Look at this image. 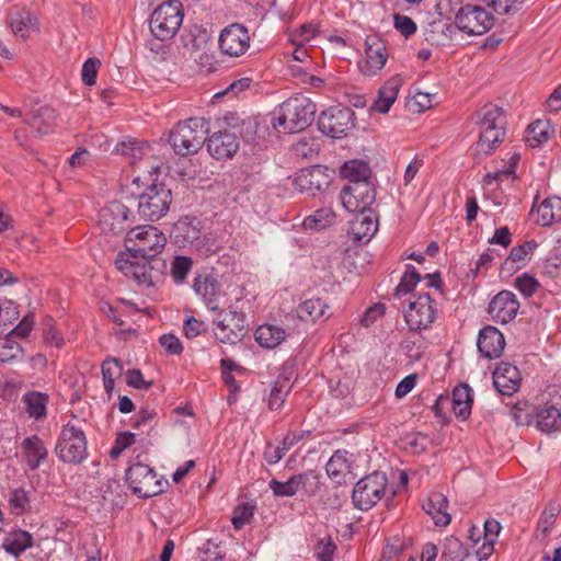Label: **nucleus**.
Instances as JSON below:
<instances>
[{
	"mask_svg": "<svg viewBox=\"0 0 561 561\" xmlns=\"http://www.w3.org/2000/svg\"><path fill=\"white\" fill-rule=\"evenodd\" d=\"M474 122L479 126L480 137L476 145L478 154H490L505 136V116L502 107L488 103L474 114Z\"/></svg>",
	"mask_w": 561,
	"mask_h": 561,
	"instance_id": "1",
	"label": "nucleus"
},
{
	"mask_svg": "<svg viewBox=\"0 0 561 561\" xmlns=\"http://www.w3.org/2000/svg\"><path fill=\"white\" fill-rule=\"evenodd\" d=\"M115 265L124 276L141 287H151L158 283L167 267L165 261L162 259L150 260L128 251L117 255Z\"/></svg>",
	"mask_w": 561,
	"mask_h": 561,
	"instance_id": "2",
	"label": "nucleus"
},
{
	"mask_svg": "<svg viewBox=\"0 0 561 561\" xmlns=\"http://www.w3.org/2000/svg\"><path fill=\"white\" fill-rule=\"evenodd\" d=\"M316 114V105L302 94L287 99L273 119V127L279 133L294 134L306 129Z\"/></svg>",
	"mask_w": 561,
	"mask_h": 561,
	"instance_id": "3",
	"label": "nucleus"
},
{
	"mask_svg": "<svg viewBox=\"0 0 561 561\" xmlns=\"http://www.w3.org/2000/svg\"><path fill=\"white\" fill-rule=\"evenodd\" d=\"M208 131V122L205 118H188L171 130L169 142L176 154L183 157L194 154L206 142Z\"/></svg>",
	"mask_w": 561,
	"mask_h": 561,
	"instance_id": "4",
	"label": "nucleus"
},
{
	"mask_svg": "<svg viewBox=\"0 0 561 561\" xmlns=\"http://www.w3.org/2000/svg\"><path fill=\"white\" fill-rule=\"evenodd\" d=\"M167 238L163 232L153 226H139L129 229L125 236L126 251L146 259H160L158 254L163 250Z\"/></svg>",
	"mask_w": 561,
	"mask_h": 561,
	"instance_id": "5",
	"label": "nucleus"
},
{
	"mask_svg": "<svg viewBox=\"0 0 561 561\" xmlns=\"http://www.w3.org/2000/svg\"><path fill=\"white\" fill-rule=\"evenodd\" d=\"M182 3L178 0L162 2L150 15L152 35L160 41L171 39L183 22Z\"/></svg>",
	"mask_w": 561,
	"mask_h": 561,
	"instance_id": "6",
	"label": "nucleus"
},
{
	"mask_svg": "<svg viewBox=\"0 0 561 561\" xmlns=\"http://www.w3.org/2000/svg\"><path fill=\"white\" fill-rule=\"evenodd\" d=\"M199 225L196 218L182 217L174 224L171 234L179 245H190L202 256H209L216 252L217 247L214 240L202 236Z\"/></svg>",
	"mask_w": 561,
	"mask_h": 561,
	"instance_id": "7",
	"label": "nucleus"
},
{
	"mask_svg": "<svg viewBox=\"0 0 561 561\" xmlns=\"http://www.w3.org/2000/svg\"><path fill=\"white\" fill-rule=\"evenodd\" d=\"M387 477L383 472L375 471L362 478L354 486L352 501L356 508L368 511L385 495Z\"/></svg>",
	"mask_w": 561,
	"mask_h": 561,
	"instance_id": "8",
	"label": "nucleus"
},
{
	"mask_svg": "<svg viewBox=\"0 0 561 561\" xmlns=\"http://www.w3.org/2000/svg\"><path fill=\"white\" fill-rule=\"evenodd\" d=\"M172 193L164 184L150 185L138 201V214L145 220H159L169 210Z\"/></svg>",
	"mask_w": 561,
	"mask_h": 561,
	"instance_id": "9",
	"label": "nucleus"
},
{
	"mask_svg": "<svg viewBox=\"0 0 561 561\" xmlns=\"http://www.w3.org/2000/svg\"><path fill=\"white\" fill-rule=\"evenodd\" d=\"M455 23L468 35H482L494 25V16L480 4H466L456 13Z\"/></svg>",
	"mask_w": 561,
	"mask_h": 561,
	"instance_id": "10",
	"label": "nucleus"
},
{
	"mask_svg": "<svg viewBox=\"0 0 561 561\" xmlns=\"http://www.w3.org/2000/svg\"><path fill=\"white\" fill-rule=\"evenodd\" d=\"M268 486L276 497H291L300 490L306 495L313 496L319 492L321 482L319 476L314 471L309 470L304 473L294 474L284 482L272 479L268 482Z\"/></svg>",
	"mask_w": 561,
	"mask_h": 561,
	"instance_id": "11",
	"label": "nucleus"
},
{
	"mask_svg": "<svg viewBox=\"0 0 561 561\" xmlns=\"http://www.w3.org/2000/svg\"><path fill=\"white\" fill-rule=\"evenodd\" d=\"M56 454L64 462H81L87 456V439L83 431L71 424L65 425L56 446Z\"/></svg>",
	"mask_w": 561,
	"mask_h": 561,
	"instance_id": "12",
	"label": "nucleus"
},
{
	"mask_svg": "<svg viewBox=\"0 0 561 561\" xmlns=\"http://www.w3.org/2000/svg\"><path fill=\"white\" fill-rule=\"evenodd\" d=\"M126 480L133 493L139 497H151L163 491V482L158 479L157 473L141 462L128 468Z\"/></svg>",
	"mask_w": 561,
	"mask_h": 561,
	"instance_id": "13",
	"label": "nucleus"
},
{
	"mask_svg": "<svg viewBox=\"0 0 561 561\" xmlns=\"http://www.w3.org/2000/svg\"><path fill=\"white\" fill-rule=\"evenodd\" d=\"M318 126L324 135L341 138L355 126V114L350 107L331 106L321 113Z\"/></svg>",
	"mask_w": 561,
	"mask_h": 561,
	"instance_id": "14",
	"label": "nucleus"
},
{
	"mask_svg": "<svg viewBox=\"0 0 561 561\" xmlns=\"http://www.w3.org/2000/svg\"><path fill=\"white\" fill-rule=\"evenodd\" d=\"M131 211L121 202H111L99 213V227L106 236H122L131 229Z\"/></svg>",
	"mask_w": 561,
	"mask_h": 561,
	"instance_id": "15",
	"label": "nucleus"
},
{
	"mask_svg": "<svg viewBox=\"0 0 561 561\" xmlns=\"http://www.w3.org/2000/svg\"><path fill=\"white\" fill-rule=\"evenodd\" d=\"M435 317L436 304L427 293L414 297L404 313L407 324L414 331L428 328L434 322Z\"/></svg>",
	"mask_w": 561,
	"mask_h": 561,
	"instance_id": "16",
	"label": "nucleus"
},
{
	"mask_svg": "<svg viewBox=\"0 0 561 561\" xmlns=\"http://www.w3.org/2000/svg\"><path fill=\"white\" fill-rule=\"evenodd\" d=\"M376 199V190L370 182L347 184L341 191V201L351 213L373 210L370 206Z\"/></svg>",
	"mask_w": 561,
	"mask_h": 561,
	"instance_id": "17",
	"label": "nucleus"
},
{
	"mask_svg": "<svg viewBox=\"0 0 561 561\" xmlns=\"http://www.w3.org/2000/svg\"><path fill=\"white\" fill-rule=\"evenodd\" d=\"M219 47L222 54L230 57L243 55L250 47L248 30L239 23L225 27L219 36Z\"/></svg>",
	"mask_w": 561,
	"mask_h": 561,
	"instance_id": "18",
	"label": "nucleus"
},
{
	"mask_svg": "<svg viewBox=\"0 0 561 561\" xmlns=\"http://www.w3.org/2000/svg\"><path fill=\"white\" fill-rule=\"evenodd\" d=\"M518 309L516 296L512 291L502 290L489 304L488 312L495 322L506 324L516 317Z\"/></svg>",
	"mask_w": 561,
	"mask_h": 561,
	"instance_id": "19",
	"label": "nucleus"
},
{
	"mask_svg": "<svg viewBox=\"0 0 561 561\" xmlns=\"http://www.w3.org/2000/svg\"><path fill=\"white\" fill-rule=\"evenodd\" d=\"M356 213L350 221L347 236L354 242H368L378 230V216L374 210Z\"/></svg>",
	"mask_w": 561,
	"mask_h": 561,
	"instance_id": "20",
	"label": "nucleus"
},
{
	"mask_svg": "<svg viewBox=\"0 0 561 561\" xmlns=\"http://www.w3.org/2000/svg\"><path fill=\"white\" fill-rule=\"evenodd\" d=\"M366 60L359 65L365 76H375L380 71L388 59L385 43L377 36H368L365 41Z\"/></svg>",
	"mask_w": 561,
	"mask_h": 561,
	"instance_id": "21",
	"label": "nucleus"
},
{
	"mask_svg": "<svg viewBox=\"0 0 561 561\" xmlns=\"http://www.w3.org/2000/svg\"><path fill=\"white\" fill-rule=\"evenodd\" d=\"M293 185L301 193L314 195L329 185V178L320 167H312L298 171Z\"/></svg>",
	"mask_w": 561,
	"mask_h": 561,
	"instance_id": "22",
	"label": "nucleus"
},
{
	"mask_svg": "<svg viewBox=\"0 0 561 561\" xmlns=\"http://www.w3.org/2000/svg\"><path fill=\"white\" fill-rule=\"evenodd\" d=\"M208 152L216 159H228L239 149V140L234 133L229 130L214 133L206 138Z\"/></svg>",
	"mask_w": 561,
	"mask_h": 561,
	"instance_id": "23",
	"label": "nucleus"
},
{
	"mask_svg": "<svg viewBox=\"0 0 561 561\" xmlns=\"http://www.w3.org/2000/svg\"><path fill=\"white\" fill-rule=\"evenodd\" d=\"M522 377L518 368L510 363H500L493 373V383L504 396L514 394L520 386Z\"/></svg>",
	"mask_w": 561,
	"mask_h": 561,
	"instance_id": "24",
	"label": "nucleus"
},
{
	"mask_svg": "<svg viewBox=\"0 0 561 561\" xmlns=\"http://www.w3.org/2000/svg\"><path fill=\"white\" fill-rule=\"evenodd\" d=\"M477 345L482 356L496 358L505 347V339L496 328L488 325L480 331Z\"/></svg>",
	"mask_w": 561,
	"mask_h": 561,
	"instance_id": "25",
	"label": "nucleus"
},
{
	"mask_svg": "<svg viewBox=\"0 0 561 561\" xmlns=\"http://www.w3.org/2000/svg\"><path fill=\"white\" fill-rule=\"evenodd\" d=\"M423 511L430 515L436 526L445 527L449 525L451 517L448 513V500L442 493H432L422 503Z\"/></svg>",
	"mask_w": 561,
	"mask_h": 561,
	"instance_id": "26",
	"label": "nucleus"
},
{
	"mask_svg": "<svg viewBox=\"0 0 561 561\" xmlns=\"http://www.w3.org/2000/svg\"><path fill=\"white\" fill-rule=\"evenodd\" d=\"M193 288L195 293L209 306L210 310L216 311L219 309L217 300L220 296V284L213 275L202 274L196 276Z\"/></svg>",
	"mask_w": 561,
	"mask_h": 561,
	"instance_id": "27",
	"label": "nucleus"
},
{
	"mask_svg": "<svg viewBox=\"0 0 561 561\" xmlns=\"http://www.w3.org/2000/svg\"><path fill=\"white\" fill-rule=\"evenodd\" d=\"M22 458L31 470L37 469L47 457L44 442L36 435L25 438L21 444Z\"/></svg>",
	"mask_w": 561,
	"mask_h": 561,
	"instance_id": "28",
	"label": "nucleus"
},
{
	"mask_svg": "<svg viewBox=\"0 0 561 561\" xmlns=\"http://www.w3.org/2000/svg\"><path fill=\"white\" fill-rule=\"evenodd\" d=\"M401 87V78L394 76L390 78L378 91L377 99L374 101L370 110L381 114L389 112L391 105L397 100Z\"/></svg>",
	"mask_w": 561,
	"mask_h": 561,
	"instance_id": "29",
	"label": "nucleus"
},
{
	"mask_svg": "<svg viewBox=\"0 0 561 561\" xmlns=\"http://www.w3.org/2000/svg\"><path fill=\"white\" fill-rule=\"evenodd\" d=\"M536 221L542 227H549L561 221V197H547L536 210Z\"/></svg>",
	"mask_w": 561,
	"mask_h": 561,
	"instance_id": "30",
	"label": "nucleus"
},
{
	"mask_svg": "<svg viewBox=\"0 0 561 561\" xmlns=\"http://www.w3.org/2000/svg\"><path fill=\"white\" fill-rule=\"evenodd\" d=\"M34 538L32 534L26 530L15 529L4 537L2 546L8 553L19 557L26 549L32 548Z\"/></svg>",
	"mask_w": 561,
	"mask_h": 561,
	"instance_id": "31",
	"label": "nucleus"
},
{
	"mask_svg": "<svg viewBox=\"0 0 561 561\" xmlns=\"http://www.w3.org/2000/svg\"><path fill=\"white\" fill-rule=\"evenodd\" d=\"M329 305L321 298H310L302 301L296 308L297 317L305 322H316L317 320L328 317Z\"/></svg>",
	"mask_w": 561,
	"mask_h": 561,
	"instance_id": "32",
	"label": "nucleus"
},
{
	"mask_svg": "<svg viewBox=\"0 0 561 561\" xmlns=\"http://www.w3.org/2000/svg\"><path fill=\"white\" fill-rule=\"evenodd\" d=\"M10 25L14 35L21 36L23 39L27 37L26 31H39L37 18L24 9L15 10L11 13Z\"/></svg>",
	"mask_w": 561,
	"mask_h": 561,
	"instance_id": "33",
	"label": "nucleus"
},
{
	"mask_svg": "<svg viewBox=\"0 0 561 561\" xmlns=\"http://www.w3.org/2000/svg\"><path fill=\"white\" fill-rule=\"evenodd\" d=\"M552 134L553 128L549 121L537 119L527 127L525 141L529 147L536 148L547 142Z\"/></svg>",
	"mask_w": 561,
	"mask_h": 561,
	"instance_id": "34",
	"label": "nucleus"
},
{
	"mask_svg": "<svg viewBox=\"0 0 561 561\" xmlns=\"http://www.w3.org/2000/svg\"><path fill=\"white\" fill-rule=\"evenodd\" d=\"M286 335L283 328L273 324L260 325L254 332L255 341L265 348L278 346L285 340Z\"/></svg>",
	"mask_w": 561,
	"mask_h": 561,
	"instance_id": "35",
	"label": "nucleus"
},
{
	"mask_svg": "<svg viewBox=\"0 0 561 561\" xmlns=\"http://www.w3.org/2000/svg\"><path fill=\"white\" fill-rule=\"evenodd\" d=\"M23 403L28 416L35 420L46 417L48 396L39 391H30L23 396Z\"/></svg>",
	"mask_w": 561,
	"mask_h": 561,
	"instance_id": "36",
	"label": "nucleus"
},
{
	"mask_svg": "<svg viewBox=\"0 0 561 561\" xmlns=\"http://www.w3.org/2000/svg\"><path fill=\"white\" fill-rule=\"evenodd\" d=\"M325 470L328 476L336 483L345 482V477L351 472V465L346 459V453L335 451L327 462Z\"/></svg>",
	"mask_w": 561,
	"mask_h": 561,
	"instance_id": "37",
	"label": "nucleus"
},
{
	"mask_svg": "<svg viewBox=\"0 0 561 561\" xmlns=\"http://www.w3.org/2000/svg\"><path fill=\"white\" fill-rule=\"evenodd\" d=\"M341 174L348 181V184L357 182H370L371 170L369 165L360 160L347 161L341 169Z\"/></svg>",
	"mask_w": 561,
	"mask_h": 561,
	"instance_id": "38",
	"label": "nucleus"
},
{
	"mask_svg": "<svg viewBox=\"0 0 561 561\" xmlns=\"http://www.w3.org/2000/svg\"><path fill=\"white\" fill-rule=\"evenodd\" d=\"M537 426L541 432L551 433L561 430V412L546 404L537 413Z\"/></svg>",
	"mask_w": 561,
	"mask_h": 561,
	"instance_id": "39",
	"label": "nucleus"
},
{
	"mask_svg": "<svg viewBox=\"0 0 561 561\" xmlns=\"http://www.w3.org/2000/svg\"><path fill=\"white\" fill-rule=\"evenodd\" d=\"M453 404L454 413L461 417L466 419L470 415L471 411V397H470V388L468 385H460L454 389L453 398L450 399Z\"/></svg>",
	"mask_w": 561,
	"mask_h": 561,
	"instance_id": "40",
	"label": "nucleus"
},
{
	"mask_svg": "<svg viewBox=\"0 0 561 561\" xmlns=\"http://www.w3.org/2000/svg\"><path fill=\"white\" fill-rule=\"evenodd\" d=\"M482 557V550L478 551L476 554L469 553L457 539L448 541L442 556L446 561H480Z\"/></svg>",
	"mask_w": 561,
	"mask_h": 561,
	"instance_id": "41",
	"label": "nucleus"
},
{
	"mask_svg": "<svg viewBox=\"0 0 561 561\" xmlns=\"http://www.w3.org/2000/svg\"><path fill=\"white\" fill-rule=\"evenodd\" d=\"M291 386L287 377L279 376L270 392L267 399V405L270 410H278L283 407L287 394L289 393Z\"/></svg>",
	"mask_w": 561,
	"mask_h": 561,
	"instance_id": "42",
	"label": "nucleus"
},
{
	"mask_svg": "<svg viewBox=\"0 0 561 561\" xmlns=\"http://www.w3.org/2000/svg\"><path fill=\"white\" fill-rule=\"evenodd\" d=\"M123 364L117 358H107L102 364L103 385L106 393L114 390L115 380L123 374Z\"/></svg>",
	"mask_w": 561,
	"mask_h": 561,
	"instance_id": "43",
	"label": "nucleus"
},
{
	"mask_svg": "<svg viewBox=\"0 0 561 561\" xmlns=\"http://www.w3.org/2000/svg\"><path fill=\"white\" fill-rule=\"evenodd\" d=\"M334 220V213L331 208H320L304 219L302 226L306 229L321 230L330 226Z\"/></svg>",
	"mask_w": 561,
	"mask_h": 561,
	"instance_id": "44",
	"label": "nucleus"
},
{
	"mask_svg": "<svg viewBox=\"0 0 561 561\" xmlns=\"http://www.w3.org/2000/svg\"><path fill=\"white\" fill-rule=\"evenodd\" d=\"M23 356V350L21 345L12 337L7 335L0 339V360L3 363H10L21 359Z\"/></svg>",
	"mask_w": 561,
	"mask_h": 561,
	"instance_id": "45",
	"label": "nucleus"
},
{
	"mask_svg": "<svg viewBox=\"0 0 561 561\" xmlns=\"http://www.w3.org/2000/svg\"><path fill=\"white\" fill-rule=\"evenodd\" d=\"M8 502L11 513L14 515H22L31 507L28 492L22 488L10 491Z\"/></svg>",
	"mask_w": 561,
	"mask_h": 561,
	"instance_id": "46",
	"label": "nucleus"
},
{
	"mask_svg": "<svg viewBox=\"0 0 561 561\" xmlns=\"http://www.w3.org/2000/svg\"><path fill=\"white\" fill-rule=\"evenodd\" d=\"M193 261L188 256L176 255L171 262L170 274L175 283H183L192 270Z\"/></svg>",
	"mask_w": 561,
	"mask_h": 561,
	"instance_id": "47",
	"label": "nucleus"
},
{
	"mask_svg": "<svg viewBox=\"0 0 561 561\" xmlns=\"http://www.w3.org/2000/svg\"><path fill=\"white\" fill-rule=\"evenodd\" d=\"M37 122V131L42 135L50 133L55 126L56 113L49 106H42L34 115Z\"/></svg>",
	"mask_w": 561,
	"mask_h": 561,
	"instance_id": "48",
	"label": "nucleus"
},
{
	"mask_svg": "<svg viewBox=\"0 0 561 561\" xmlns=\"http://www.w3.org/2000/svg\"><path fill=\"white\" fill-rule=\"evenodd\" d=\"M501 530V524L495 519H486L484 523V540L482 546L483 557L491 554L493 545Z\"/></svg>",
	"mask_w": 561,
	"mask_h": 561,
	"instance_id": "49",
	"label": "nucleus"
},
{
	"mask_svg": "<svg viewBox=\"0 0 561 561\" xmlns=\"http://www.w3.org/2000/svg\"><path fill=\"white\" fill-rule=\"evenodd\" d=\"M420 274L414 266L408 265L407 272L403 274L399 285L396 287V296L400 297L409 294L420 282Z\"/></svg>",
	"mask_w": 561,
	"mask_h": 561,
	"instance_id": "50",
	"label": "nucleus"
},
{
	"mask_svg": "<svg viewBox=\"0 0 561 561\" xmlns=\"http://www.w3.org/2000/svg\"><path fill=\"white\" fill-rule=\"evenodd\" d=\"M43 341L49 347L60 348L64 345V336L51 320H47L44 324Z\"/></svg>",
	"mask_w": 561,
	"mask_h": 561,
	"instance_id": "51",
	"label": "nucleus"
},
{
	"mask_svg": "<svg viewBox=\"0 0 561 561\" xmlns=\"http://www.w3.org/2000/svg\"><path fill=\"white\" fill-rule=\"evenodd\" d=\"M214 333L217 340L221 343H230L233 344L239 341L242 336L241 330L234 331L229 329L225 321H216L214 323Z\"/></svg>",
	"mask_w": 561,
	"mask_h": 561,
	"instance_id": "52",
	"label": "nucleus"
},
{
	"mask_svg": "<svg viewBox=\"0 0 561 561\" xmlns=\"http://www.w3.org/2000/svg\"><path fill=\"white\" fill-rule=\"evenodd\" d=\"M401 348L411 362H417L424 354V343L421 337H408L401 343Z\"/></svg>",
	"mask_w": 561,
	"mask_h": 561,
	"instance_id": "53",
	"label": "nucleus"
},
{
	"mask_svg": "<svg viewBox=\"0 0 561 561\" xmlns=\"http://www.w3.org/2000/svg\"><path fill=\"white\" fill-rule=\"evenodd\" d=\"M156 419H157V413L154 412V410L144 408L138 412V416H137L136 421L134 422L133 427L139 430L142 426H146V427H148V435L151 436L152 432H154V427H156V423H157Z\"/></svg>",
	"mask_w": 561,
	"mask_h": 561,
	"instance_id": "54",
	"label": "nucleus"
},
{
	"mask_svg": "<svg viewBox=\"0 0 561 561\" xmlns=\"http://www.w3.org/2000/svg\"><path fill=\"white\" fill-rule=\"evenodd\" d=\"M135 443V434L131 432H122L117 435L113 447L110 450L112 458H117L126 448Z\"/></svg>",
	"mask_w": 561,
	"mask_h": 561,
	"instance_id": "55",
	"label": "nucleus"
},
{
	"mask_svg": "<svg viewBox=\"0 0 561 561\" xmlns=\"http://www.w3.org/2000/svg\"><path fill=\"white\" fill-rule=\"evenodd\" d=\"M0 327L7 323H12L14 320L18 319L19 312L16 310V305L8 300L5 298H0Z\"/></svg>",
	"mask_w": 561,
	"mask_h": 561,
	"instance_id": "56",
	"label": "nucleus"
},
{
	"mask_svg": "<svg viewBox=\"0 0 561 561\" xmlns=\"http://www.w3.org/2000/svg\"><path fill=\"white\" fill-rule=\"evenodd\" d=\"M100 65H101V62L98 58H89L83 64L81 77H82V81L87 85H93L95 83Z\"/></svg>",
	"mask_w": 561,
	"mask_h": 561,
	"instance_id": "57",
	"label": "nucleus"
},
{
	"mask_svg": "<svg viewBox=\"0 0 561 561\" xmlns=\"http://www.w3.org/2000/svg\"><path fill=\"white\" fill-rule=\"evenodd\" d=\"M515 286L524 296L529 297L537 290L539 283L533 276L524 274L515 279Z\"/></svg>",
	"mask_w": 561,
	"mask_h": 561,
	"instance_id": "58",
	"label": "nucleus"
},
{
	"mask_svg": "<svg viewBox=\"0 0 561 561\" xmlns=\"http://www.w3.org/2000/svg\"><path fill=\"white\" fill-rule=\"evenodd\" d=\"M335 545L330 537L321 539L316 547V556L320 561H332Z\"/></svg>",
	"mask_w": 561,
	"mask_h": 561,
	"instance_id": "59",
	"label": "nucleus"
},
{
	"mask_svg": "<svg viewBox=\"0 0 561 561\" xmlns=\"http://www.w3.org/2000/svg\"><path fill=\"white\" fill-rule=\"evenodd\" d=\"M318 32V27L314 24L301 25L293 35V43L304 45L305 42L312 39Z\"/></svg>",
	"mask_w": 561,
	"mask_h": 561,
	"instance_id": "60",
	"label": "nucleus"
},
{
	"mask_svg": "<svg viewBox=\"0 0 561 561\" xmlns=\"http://www.w3.org/2000/svg\"><path fill=\"white\" fill-rule=\"evenodd\" d=\"M159 342L169 354L180 355L183 351L180 339L173 334H163L160 336Z\"/></svg>",
	"mask_w": 561,
	"mask_h": 561,
	"instance_id": "61",
	"label": "nucleus"
},
{
	"mask_svg": "<svg viewBox=\"0 0 561 561\" xmlns=\"http://www.w3.org/2000/svg\"><path fill=\"white\" fill-rule=\"evenodd\" d=\"M394 26L405 37L414 34L416 31V24L407 15L396 14Z\"/></svg>",
	"mask_w": 561,
	"mask_h": 561,
	"instance_id": "62",
	"label": "nucleus"
},
{
	"mask_svg": "<svg viewBox=\"0 0 561 561\" xmlns=\"http://www.w3.org/2000/svg\"><path fill=\"white\" fill-rule=\"evenodd\" d=\"M252 516L253 508L249 505H243L236 510L231 522L236 529H240L242 526L250 522Z\"/></svg>",
	"mask_w": 561,
	"mask_h": 561,
	"instance_id": "63",
	"label": "nucleus"
},
{
	"mask_svg": "<svg viewBox=\"0 0 561 561\" xmlns=\"http://www.w3.org/2000/svg\"><path fill=\"white\" fill-rule=\"evenodd\" d=\"M286 451H288V448L283 444L278 446H273L272 444H268L264 450V459L270 465H275L284 457Z\"/></svg>",
	"mask_w": 561,
	"mask_h": 561,
	"instance_id": "64",
	"label": "nucleus"
}]
</instances>
